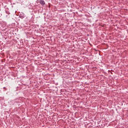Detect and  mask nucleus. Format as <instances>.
Wrapping results in <instances>:
<instances>
[{
  "instance_id": "obj_1",
  "label": "nucleus",
  "mask_w": 128,
  "mask_h": 128,
  "mask_svg": "<svg viewBox=\"0 0 128 128\" xmlns=\"http://www.w3.org/2000/svg\"><path fill=\"white\" fill-rule=\"evenodd\" d=\"M40 4H45L46 2H44V0H40Z\"/></svg>"
}]
</instances>
